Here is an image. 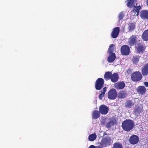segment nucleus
<instances>
[{
    "label": "nucleus",
    "instance_id": "1",
    "mask_svg": "<svg viewBox=\"0 0 148 148\" xmlns=\"http://www.w3.org/2000/svg\"><path fill=\"white\" fill-rule=\"evenodd\" d=\"M134 126V122L130 119H126L122 123L121 127L123 130L127 132L132 130Z\"/></svg>",
    "mask_w": 148,
    "mask_h": 148
},
{
    "label": "nucleus",
    "instance_id": "17",
    "mask_svg": "<svg viewBox=\"0 0 148 148\" xmlns=\"http://www.w3.org/2000/svg\"><path fill=\"white\" fill-rule=\"evenodd\" d=\"M140 16L143 19H147L148 21V10H142L140 13Z\"/></svg>",
    "mask_w": 148,
    "mask_h": 148
},
{
    "label": "nucleus",
    "instance_id": "8",
    "mask_svg": "<svg viewBox=\"0 0 148 148\" xmlns=\"http://www.w3.org/2000/svg\"><path fill=\"white\" fill-rule=\"evenodd\" d=\"M111 139L110 138H103L100 143L101 146L103 147H106L110 145L111 143Z\"/></svg>",
    "mask_w": 148,
    "mask_h": 148
},
{
    "label": "nucleus",
    "instance_id": "37",
    "mask_svg": "<svg viewBox=\"0 0 148 148\" xmlns=\"http://www.w3.org/2000/svg\"><path fill=\"white\" fill-rule=\"evenodd\" d=\"M131 71V70L129 69V70H127V73H129V72H130Z\"/></svg>",
    "mask_w": 148,
    "mask_h": 148
},
{
    "label": "nucleus",
    "instance_id": "29",
    "mask_svg": "<svg viewBox=\"0 0 148 148\" xmlns=\"http://www.w3.org/2000/svg\"><path fill=\"white\" fill-rule=\"evenodd\" d=\"M112 148H123L122 145L119 142H116L113 145Z\"/></svg>",
    "mask_w": 148,
    "mask_h": 148
},
{
    "label": "nucleus",
    "instance_id": "27",
    "mask_svg": "<svg viewBox=\"0 0 148 148\" xmlns=\"http://www.w3.org/2000/svg\"><path fill=\"white\" fill-rule=\"evenodd\" d=\"M114 45L113 44H111L109 46L108 50V53L109 54L113 53L114 51Z\"/></svg>",
    "mask_w": 148,
    "mask_h": 148
},
{
    "label": "nucleus",
    "instance_id": "9",
    "mask_svg": "<svg viewBox=\"0 0 148 148\" xmlns=\"http://www.w3.org/2000/svg\"><path fill=\"white\" fill-rule=\"evenodd\" d=\"M143 111V108L141 105H137L134 108L133 112L135 115H138L141 113Z\"/></svg>",
    "mask_w": 148,
    "mask_h": 148
},
{
    "label": "nucleus",
    "instance_id": "28",
    "mask_svg": "<svg viewBox=\"0 0 148 148\" xmlns=\"http://www.w3.org/2000/svg\"><path fill=\"white\" fill-rule=\"evenodd\" d=\"M96 134H93L90 135L88 136V139L90 141H93L96 139Z\"/></svg>",
    "mask_w": 148,
    "mask_h": 148
},
{
    "label": "nucleus",
    "instance_id": "33",
    "mask_svg": "<svg viewBox=\"0 0 148 148\" xmlns=\"http://www.w3.org/2000/svg\"><path fill=\"white\" fill-rule=\"evenodd\" d=\"M107 90V87H104L103 89V90H101V93L102 94H103V95H104V94H105V92H106Z\"/></svg>",
    "mask_w": 148,
    "mask_h": 148
},
{
    "label": "nucleus",
    "instance_id": "25",
    "mask_svg": "<svg viewBox=\"0 0 148 148\" xmlns=\"http://www.w3.org/2000/svg\"><path fill=\"white\" fill-rule=\"evenodd\" d=\"M128 29L129 31L132 32L134 30L135 27V24L134 23H129L128 24Z\"/></svg>",
    "mask_w": 148,
    "mask_h": 148
},
{
    "label": "nucleus",
    "instance_id": "11",
    "mask_svg": "<svg viewBox=\"0 0 148 148\" xmlns=\"http://www.w3.org/2000/svg\"><path fill=\"white\" fill-rule=\"evenodd\" d=\"M139 140V138L136 135H132L129 138L130 143L132 145H134L137 144Z\"/></svg>",
    "mask_w": 148,
    "mask_h": 148
},
{
    "label": "nucleus",
    "instance_id": "13",
    "mask_svg": "<svg viewBox=\"0 0 148 148\" xmlns=\"http://www.w3.org/2000/svg\"><path fill=\"white\" fill-rule=\"evenodd\" d=\"M137 38L136 36L132 35L129 38L128 43L131 46H133L137 42Z\"/></svg>",
    "mask_w": 148,
    "mask_h": 148
},
{
    "label": "nucleus",
    "instance_id": "22",
    "mask_svg": "<svg viewBox=\"0 0 148 148\" xmlns=\"http://www.w3.org/2000/svg\"><path fill=\"white\" fill-rule=\"evenodd\" d=\"M141 37L142 39L144 41H148V29L143 32L142 34Z\"/></svg>",
    "mask_w": 148,
    "mask_h": 148
},
{
    "label": "nucleus",
    "instance_id": "24",
    "mask_svg": "<svg viewBox=\"0 0 148 148\" xmlns=\"http://www.w3.org/2000/svg\"><path fill=\"white\" fill-rule=\"evenodd\" d=\"M100 113L99 111L97 110H94L92 113V117L93 119H97L100 116Z\"/></svg>",
    "mask_w": 148,
    "mask_h": 148
},
{
    "label": "nucleus",
    "instance_id": "31",
    "mask_svg": "<svg viewBox=\"0 0 148 148\" xmlns=\"http://www.w3.org/2000/svg\"><path fill=\"white\" fill-rule=\"evenodd\" d=\"M88 148H103V147L100 145L95 146L93 145H92L90 146Z\"/></svg>",
    "mask_w": 148,
    "mask_h": 148
},
{
    "label": "nucleus",
    "instance_id": "4",
    "mask_svg": "<svg viewBox=\"0 0 148 148\" xmlns=\"http://www.w3.org/2000/svg\"><path fill=\"white\" fill-rule=\"evenodd\" d=\"M104 83V79L101 78H99L95 82V87L96 90H100L103 87Z\"/></svg>",
    "mask_w": 148,
    "mask_h": 148
},
{
    "label": "nucleus",
    "instance_id": "32",
    "mask_svg": "<svg viewBox=\"0 0 148 148\" xmlns=\"http://www.w3.org/2000/svg\"><path fill=\"white\" fill-rule=\"evenodd\" d=\"M112 125V124L111 122L110 121L107 123L106 125V126L107 128H109L111 127Z\"/></svg>",
    "mask_w": 148,
    "mask_h": 148
},
{
    "label": "nucleus",
    "instance_id": "38",
    "mask_svg": "<svg viewBox=\"0 0 148 148\" xmlns=\"http://www.w3.org/2000/svg\"><path fill=\"white\" fill-rule=\"evenodd\" d=\"M146 2L147 5L148 6V0H146Z\"/></svg>",
    "mask_w": 148,
    "mask_h": 148
},
{
    "label": "nucleus",
    "instance_id": "35",
    "mask_svg": "<svg viewBox=\"0 0 148 148\" xmlns=\"http://www.w3.org/2000/svg\"><path fill=\"white\" fill-rule=\"evenodd\" d=\"M104 96V95L100 94L99 96V98L100 99H102V98Z\"/></svg>",
    "mask_w": 148,
    "mask_h": 148
},
{
    "label": "nucleus",
    "instance_id": "30",
    "mask_svg": "<svg viewBox=\"0 0 148 148\" xmlns=\"http://www.w3.org/2000/svg\"><path fill=\"white\" fill-rule=\"evenodd\" d=\"M124 16V14L123 12H120L118 15L119 21H120L121 20H122Z\"/></svg>",
    "mask_w": 148,
    "mask_h": 148
},
{
    "label": "nucleus",
    "instance_id": "3",
    "mask_svg": "<svg viewBox=\"0 0 148 148\" xmlns=\"http://www.w3.org/2000/svg\"><path fill=\"white\" fill-rule=\"evenodd\" d=\"M142 74L139 71L133 72L131 75V79L133 82H138L142 78Z\"/></svg>",
    "mask_w": 148,
    "mask_h": 148
},
{
    "label": "nucleus",
    "instance_id": "16",
    "mask_svg": "<svg viewBox=\"0 0 148 148\" xmlns=\"http://www.w3.org/2000/svg\"><path fill=\"white\" fill-rule=\"evenodd\" d=\"M127 95V93L126 90H121L118 93L117 98L119 99H123Z\"/></svg>",
    "mask_w": 148,
    "mask_h": 148
},
{
    "label": "nucleus",
    "instance_id": "19",
    "mask_svg": "<svg viewBox=\"0 0 148 148\" xmlns=\"http://www.w3.org/2000/svg\"><path fill=\"white\" fill-rule=\"evenodd\" d=\"M134 102L132 100L128 99L125 103V106L127 108H130L134 105Z\"/></svg>",
    "mask_w": 148,
    "mask_h": 148
},
{
    "label": "nucleus",
    "instance_id": "26",
    "mask_svg": "<svg viewBox=\"0 0 148 148\" xmlns=\"http://www.w3.org/2000/svg\"><path fill=\"white\" fill-rule=\"evenodd\" d=\"M140 57L138 56H133L132 58V61L134 64H136L139 62Z\"/></svg>",
    "mask_w": 148,
    "mask_h": 148
},
{
    "label": "nucleus",
    "instance_id": "15",
    "mask_svg": "<svg viewBox=\"0 0 148 148\" xmlns=\"http://www.w3.org/2000/svg\"><path fill=\"white\" fill-rule=\"evenodd\" d=\"M136 90L138 94L143 95L145 93L146 89L144 86H139L137 87Z\"/></svg>",
    "mask_w": 148,
    "mask_h": 148
},
{
    "label": "nucleus",
    "instance_id": "34",
    "mask_svg": "<svg viewBox=\"0 0 148 148\" xmlns=\"http://www.w3.org/2000/svg\"><path fill=\"white\" fill-rule=\"evenodd\" d=\"M110 121L111 122L112 125L116 124V120L115 119L111 120Z\"/></svg>",
    "mask_w": 148,
    "mask_h": 148
},
{
    "label": "nucleus",
    "instance_id": "20",
    "mask_svg": "<svg viewBox=\"0 0 148 148\" xmlns=\"http://www.w3.org/2000/svg\"><path fill=\"white\" fill-rule=\"evenodd\" d=\"M119 78L118 74L117 73H114L112 74L110 80L112 82L115 83L118 81Z\"/></svg>",
    "mask_w": 148,
    "mask_h": 148
},
{
    "label": "nucleus",
    "instance_id": "7",
    "mask_svg": "<svg viewBox=\"0 0 148 148\" xmlns=\"http://www.w3.org/2000/svg\"><path fill=\"white\" fill-rule=\"evenodd\" d=\"M135 47L137 52L139 53H143L145 49V46L143 42L138 43Z\"/></svg>",
    "mask_w": 148,
    "mask_h": 148
},
{
    "label": "nucleus",
    "instance_id": "14",
    "mask_svg": "<svg viewBox=\"0 0 148 148\" xmlns=\"http://www.w3.org/2000/svg\"><path fill=\"white\" fill-rule=\"evenodd\" d=\"M114 87L117 90H121L124 88L125 84L123 82H119L114 84Z\"/></svg>",
    "mask_w": 148,
    "mask_h": 148
},
{
    "label": "nucleus",
    "instance_id": "10",
    "mask_svg": "<svg viewBox=\"0 0 148 148\" xmlns=\"http://www.w3.org/2000/svg\"><path fill=\"white\" fill-rule=\"evenodd\" d=\"M99 110L101 114L103 115H105L108 113L109 108L105 105H102L99 107Z\"/></svg>",
    "mask_w": 148,
    "mask_h": 148
},
{
    "label": "nucleus",
    "instance_id": "5",
    "mask_svg": "<svg viewBox=\"0 0 148 148\" xmlns=\"http://www.w3.org/2000/svg\"><path fill=\"white\" fill-rule=\"evenodd\" d=\"M121 52L122 55L127 56L129 54L130 52V48L127 45L122 46L121 48Z\"/></svg>",
    "mask_w": 148,
    "mask_h": 148
},
{
    "label": "nucleus",
    "instance_id": "12",
    "mask_svg": "<svg viewBox=\"0 0 148 148\" xmlns=\"http://www.w3.org/2000/svg\"><path fill=\"white\" fill-rule=\"evenodd\" d=\"M120 32V28L116 27L113 29L111 33V36L113 38H116L118 36Z\"/></svg>",
    "mask_w": 148,
    "mask_h": 148
},
{
    "label": "nucleus",
    "instance_id": "23",
    "mask_svg": "<svg viewBox=\"0 0 148 148\" xmlns=\"http://www.w3.org/2000/svg\"><path fill=\"white\" fill-rule=\"evenodd\" d=\"M112 74V72L108 71L106 72L104 75V79L106 81L110 79Z\"/></svg>",
    "mask_w": 148,
    "mask_h": 148
},
{
    "label": "nucleus",
    "instance_id": "21",
    "mask_svg": "<svg viewBox=\"0 0 148 148\" xmlns=\"http://www.w3.org/2000/svg\"><path fill=\"white\" fill-rule=\"evenodd\" d=\"M109 54L110 55L107 58V60L109 62L112 63L116 59V54L115 53Z\"/></svg>",
    "mask_w": 148,
    "mask_h": 148
},
{
    "label": "nucleus",
    "instance_id": "2",
    "mask_svg": "<svg viewBox=\"0 0 148 148\" xmlns=\"http://www.w3.org/2000/svg\"><path fill=\"white\" fill-rule=\"evenodd\" d=\"M137 0H127V6L129 8H132V7H134L135 9L131 11V13L132 14L134 13V16L135 15L136 13H137L136 15H138L139 14V10L141 7L140 6L135 7V5Z\"/></svg>",
    "mask_w": 148,
    "mask_h": 148
},
{
    "label": "nucleus",
    "instance_id": "36",
    "mask_svg": "<svg viewBox=\"0 0 148 148\" xmlns=\"http://www.w3.org/2000/svg\"><path fill=\"white\" fill-rule=\"evenodd\" d=\"M144 84L145 86L146 87H148V82H145L144 83Z\"/></svg>",
    "mask_w": 148,
    "mask_h": 148
},
{
    "label": "nucleus",
    "instance_id": "6",
    "mask_svg": "<svg viewBox=\"0 0 148 148\" xmlns=\"http://www.w3.org/2000/svg\"><path fill=\"white\" fill-rule=\"evenodd\" d=\"M108 98L110 99H115L117 96L116 90L114 88H112L108 91Z\"/></svg>",
    "mask_w": 148,
    "mask_h": 148
},
{
    "label": "nucleus",
    "instance_id": "18",
    "mask_svg": "<svg viewBox=\"0 0 148 148\" xmlns=\"http://www.w3.org/2000/svg\"><path fill=\"white\" fill-rule=\"evenodd\" d=\"M141 73L144 76L148 75V63L145 64L142 67L141 69Z\"/></svg>",
    "mask_w": 148,
    "mask_h": 148
}]
</instances>
